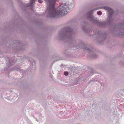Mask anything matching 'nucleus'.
Segmentation results:
<instances>
[{"label":"nucleus","instance_id":"1","mask_svg":"<svg viewBox=\"0 0 124 124\" xmlns=\"http://www.w3.org/2000/svg\"><path fill=\"white\" fill-rule=\"evenodd\" d=\"M57 0H45L46 2L49 3V6L47 8L48 15L49 17L54 18L60 16H63L66 14L67 10L71 8L70 5L67 2H62L58 9L55 10L54 5Z\"/></svg>","mask_w":124,"mask_h":124},{"label":"nucleus","instance_id":"2","mask_svg":"<svg viewBox=\"0 0 124 124\" xmlns=\"http://www.w3.org/2000/svg\"><path fill=\"white\" fill-rule=\"evenodd\" d=\"M103 8L108 12L107 22H99L97 20V18L95 17L92 14L93 11L96 10L101 9V8H95L88 11L86 14L87 19L91 23L94 24L98 25L100 27H104L107 24H111L114 21V19L112 18L113 11L111 8L108 7H105Z\"/></svg>","mask_w":124,"mask_h":124},{"label":"nucleus","instance_id":"3","mask_svg":"<svg viewBox=\"0 0 124 124\" xmlns=\"http://www.w3.org/2000/svg\"><path fill=\"white\" fill-rule=\"evenodd\" d=\"M74 33L72 28L67 26L63 28L59 32L58 35L61 40L67 42L70 47H75L76 46V41L73 37Z\"/></svg>","mask_w":124,"mask_h":124},{"label":"nucleus","instance_id":"4","mask_svg":"<svg viewBox=\"0 0 124 124\" xmlns=\"http://www.w3.org/2000/svg\"><path fill=\"white\" fill-rule=\"evenodd\" d=\"M80 46H78L79 48H81L82 49H84L86 50L89 52V54L90 56L93 58H96L97 57V55L94 53V50L93 48H90L89 46L88 45H85L83 44V42L81 41V43ZM77 48H78L77 47L78 46H76Z\"/></svg>","mask_w":124,"mask_h":124},{"label":"nucleus","instance_id":"5","mask_svg":"<svg viewBox=\"0 0 124 124\" xmlns=\"http://www.w3.org/2000/svg\"><path fill=\"white\" fill-rule=\"evenodd\" d=\"M115 27L117 29V31H119L118 32L120 35H124V22H122L116 24Z\"/></svg>","mask_w":124,"mask_h":124},{"label":"nucleus","instance_id":"6","mask_svg":"<svg viewBox=\"0 0 124 124\" xmlns=\"http://www.w3.org/2000/svg\"><path fill=\"white\" fill-rule=\"evenodd\" d=\"M84 24V26L82 25V29L86 33H88L89 35L91 36V33L92 32V30L91 28H86L85 27L87 25V23L85 22H84L83 23Z\"/></svg>","mask_w":124,"mask_h":124},{"label":"nucleus","instance_id":"7","mask_svg":"<svg viewBox=\"0 0 124 124\" xmlns=\"http://www.w3.org/2000/svg\"><path fill=\"white\" fill-rule=\"evenodd\" d=\"M35 0H31L30 3L27 4H25V7H30L32 10L33 8V5L35 2Z\"/></svg>","mask_w":124,"mask_h":124},{"label":"nucleus","instance_id":"8","mask_svg":"<svg viewBox=\"0 0 124 124\" xmlns=\"http://www.w3.org/2000/svg\"><path fill=\"white\" fill-rule=\"evenodd\" d=\"M97 34L100 36V39H101L102 40H104L106 38V35L105 33H101L99 31L97 32Z\"/></svg>","mask_w":124,"mask_h":124},{"label":"nucleus","instance_id":"9","mask_svg":"<svg viewBox=\"0 0 124 124\" xmlns=\"http://www.w3.org/2000/svg\"><path fill=\"white\" fill-rule=\"evenodd\" d=\"M15 43L19 47L20 46H22V45L21 44V42L20 41L18 40L17 41H14Z\"/></svg>","mask_w":124,"mask_h":124},{"label":"nucleus","instance_id":"10","mask_svg":"<svg viewBox=\"0 0 124 124\" xmlns=\"http://www.w3.org/2000/svg\"><path fill=\"white\" fill-rule=\"evenodd\" d=\"M30 63L31 64V65H30V67L34 68H35V62L34 61V60H33V62L31 63V62L30 61Z\"/></svg>","mask_w":124,"mask_h":124},{"label":"nucleus","instance_id":"11","mask_svg":"<svg viewBox=\"0 0 124 124\" xmlns=\"http://www.w3.org/2000/svg\"><path fill=\"white\" fill-rule=\"evenodd\" d=\"M69 51V49H67L66 50H65L64 51V53L67 54H68V52Z\"/></svg>","mask_w":124,"mask_h":124},{"label":"nucleus","instance_id":"12","mask_svg":"<svg viewBox=\"0 0 124 124\" xmlns=\"http://www.w3.org/2000/svg\"><path fill=\"white\" fill-rule=\"evenodd\" d=\"M97 13L98 15H101L102 14V12L101 11H99L97 12Z\"/></svg>","mask_w":124,"mask_h":124},{"label":"nucleus","instance_id":"13","mask_svg":"<svg viewBox=\"0 0 124 124\" xmlns=\"http://www.w3.org/2000/svg\"><path fill=\"white\" fill-rule=\"evenodd\" d=\"M68 74V72L67 71H66L64 72V74L66 76H67Z\"/></svg>","mask_w":124,"mask_h":124},{"label":"nucleus","instance_id":"14","mask_svg":"<svg viewBox=\"0 0 124 124\" xmlns=\"http://www.w3.org/2000/svg\"><path fill=\"white\" fill-rule=\"evenodd\" d=\"M38 1L40 3H41L42 2V1L41 0H38Z\"/></svg>","mask_w":124,"mask_h":124},{"label":"nucleus","instance_id":"15","mask_svg":"<svg viewBox=\"0 0 124 124\" xmlns=\"http://www.w3.org/2000/svg\"><path fill=\"white\" fill-rule=\"evenodd\" d=\"M20 70V68H18V69H16V70Z\"/></svg>","mask_w":124,"mask_h":124},{"label":"nucleus","instance_id":"16","mask_svg":"<svg viewBox=\"0 0 124 124\" xmlns=\"http://www.w3.org/2000/svg\"><path fill=\"white\" fill-rule=\"evenodd\" d=\"M93 81L92 80H91V81H90V82H92V81Z\"/></svg>","mask_w":124,"mask_h":124},{"label":"nucleus","instance_id":"17","mask_svg":"<svg viewBox=\"0 0 124 124\" xmlns=\"http://www.w3.org/2000/svg\"><path fill=\"white\" fill-rule=\"evenodd\" d=\"M92 71H93V70H91V73H92Z\"/></svg>","mask_w":124,"mask_h":124},{"label":"nucleus","instance_id":"18","mask_svg":"<svg viewBox=\"0 0 124 124\" xmlns=\"http://www.w3.org/2000/svg\"><path fill=\"white\" fill-rule=\"evenodd\" d=\"M36 121H37V122H38V120H37V119H36Z\"/></svg>","mask_w":124,"mask_h":124},{"label":"nucleus","instance_id":"19","mask_svg":"<svg viewBox=\"0 0 124 124\" xmlns=\"http://www.w3.org/2000/svg\"><path fill=\"white\" fill-rule=\"evenodd\" d=\"M19 48H20V49H21L20 47H19Z\"/></svg>","mask_w":124,"mask_h":124},{"label":"nucleus","instance_id":"20","mask_svg":"<svg viewBox=\"0 0 124 124\" xmlns=\"http://www.w3.org/2000/svg\"><path fill=\"white\" fill-rule=\"evenodd\" d=\"M93 32L94 33V31H93Z\"/></svg>","mask_w":124,"mask_h":124}]
</instances>
